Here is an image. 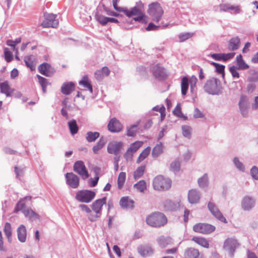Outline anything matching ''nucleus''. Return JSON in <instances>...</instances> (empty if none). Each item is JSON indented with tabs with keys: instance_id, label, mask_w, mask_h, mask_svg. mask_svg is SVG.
I'll list each match as a JSON object with an SVG mask.
<instances>
[{
	"instance_id": "1",
	"label": "nucleus",
	"mask_w": 258,
	"mask_h": 258,
	"mask_svg": "<svg viewBox=\"0 0 258 258\" xmlns=\"http://www.w3.org/2000/svg\"><path fill=\"white\" fill-rule=\"evenodd\" d=\"M32 197L27 196L24 199H21L17 204L15 212H17L18 211H22L25 216L28 218L29 220L35 221L40 219V216L35 213L31 209H26L25 201H30Z\"/></svg>"
},
{
	"instance_id": "2",
	"label": "nucleus",
	"mask_w": 258,
	"mask_h": 258,
	"mask_svg": "<svg viewBox=\"0 0 258 258\" xmlns=\"http://www.w3.org/2000/svg\"><path fill=\"white\" fill-rule=\"evenodd\" d=\"M147 224L153 227H160L167 223V218L162 213L155 212L148 215L146 218Z\"/></svg>"
},
{
	"instance_id": "3",
	"label": "nucleus",
	"mask_w": 258,
	"mask_h": 258,
	"mask_svg": "<svg viewBox=\"0 0 258 258\" xmlns=\"http://www.w3.org/2000/svg\"><path fill=\"white\" fill-rule=\"evenodd\" d=\"M206 92L211 95H219L222 92V86L220 81L216 78L207 80L204 86Z\"/></svg>"
},
{
	"instance_id": "4",
	"label": "nucleus",
	"mask_w": 258,
	"mask_h": 258,
	"mask_svg": "<svg viewBox=\"0 0 258 258\" xmlns=\"http://www.w3.org/2000/svg\"><path fill=\"white\" fill-rule=\"evenodd\" d=\"M106 203V198L103 197L102 199L96 200L92 203L91 208L95 214L92 213L88 215V218L90 221L95 222L100 217L102 207Z\"/></svg>"
},
{
	"instance_id": "5",
	"label": "nucleus",
	"mask_w": 258,
	"mask_h": 258,
	"mask_svg": "<svg viewBox=\"0 0 258 258\" xmlns=\"http://www.w3.org/2000/svg\"><path fill=\"white\" fill-rule=\"evenodd\" d=\"M163 13V10L158 3L155 2L149 5L148 13L153 21L158 22L160 20Z\"/></svg>"
},
{
	"instance_id": "6",
	"label": "nucleus",
	"mask_w": 258,
	"mask_h": 258,
	"mask_svg": "<svg viewBox=\"0 0 258 258\" xmlns=\"http://www.w3.org/2000/svg\"><path fill=\"white\" fill-rule=\"evenodd\" d=\"M153 184L155 190H167L171 187V180L164 178L162 175H158L154 178Z\"/></svg>"
},
{
	"instance_id": "7",
	"label": "nucleus",
	"mask_w": 258,
	"mask_h": 258,
	"mask_svg": "<svg viewBox=\"0 0 258 258\" xmlns=\"http://www.w3.org/2000/svg\"><path fill=\"white\" fill-rule=\"evenodd\" d=\"M95 192L92 190H82L77 192L76 199L80 202L88 203L95 198Z\"/></svg>"
},
{
	"instance_id": "8",
	"label": "nucleus",
	"mask_w": 258,
	"mask_h": 258,
	"mask_svg": "<svg viewBox=\"0 0 258 258\" xmlns=\"http://www.w3.org/2000/svg\"><path fill=\"white\" fill-rule=\"evenodd\" d=\"M45 20L42 22L41 25L44 27L56 28L58 25V20L56 19V15L53 14L44 13Z\"/></svg>"
},
{
	"instance_id": "9",
	"label": "nucleus",
	"mask_w": 258,
	"mask_h": 258,
	"mask_svg": "<svg viewBox=\"0 0 258 258\" xmlns=\"http://www.w3.org/2000/svg\"><path fill=\"white\" fill-rule=\"evenodd\" d=\"M239 244L236 239L233 238H228L224 242L223 248L232 256Z\"/></svg>"
},
{
	"instance_id": "10",
	"label": "nucleus",
	"mask_w": 258,
	"mask_h": 258,
	"mask_svg": "<svg viewBox=\"0 0 258 258\" xmlns=\"http://www.w3.org/2000/svg\"><path fill=\"white\" fill-rule=\"evenodd\" d=\"M194 231L204 234H208L215 231V227L207 223H198L193 227Z\"/></svg>"
},
{
	"instance_id": "11",
	"label": "nucleus",
	"mask_w": 258,
	"mask_h": 258,
	"mask_svg": "<svg viewBox=\"0 0 258 258\" xmlns=\"http://www.w3.org/2000/svg\"><path fill=\"white\" fill-rule=\"evenodd\" d=\"M74 171L77 173L83 179L89 177V173L86 169L84 163L82 161H76L73 166Z\"/></svg>"
},
{
	"instance_id": "12",
	"label": "nucleus",
	"mask_w": 258,
	"mask_h": 258,
	"mask_svg": "<svg viewBox=\"0 0 258 258\" xmlns=\"http://www.w3.org/2000/svg\"><path fill=\"white\" fill-rule=\"evenodd\" d=\"M255 205V199L249 196L244 197L241 202V208L245 211H250L254 207Z\"/></svg>"
},
{
	"instance_id": "13",
	"label": "nucleus",
	"mask_w": 258,
	"mask_h": 258,
	"mask_svg": "<svg viewBox=\"0 0 258 258\" xmlns=\"http://www.w3.org/2000/svg\"><path fill=\"white\" fill-rule=\"evenodd\" d=\"M208 208L211 214L216 218L222 222L227 223L226 218L223 216L217 206L214 203L209 202L208 204Z\"/></svg>"
},
{
	"instance_id": "14",
	"label": "nucleus",
	"mask_w": 258,
	"mask_h": 258,
	"mask_svg": "<svg viewBox=\"0 0 258 258\" xmlns=\"http://www.w3.org/2000/svg\"><path fill=\"white\" fill-rule=\"evenodd\" d=\"M66 182L73 188H77L79 185V177L73 172L67 173L66 175Z\"/></svg>"
},
{
	"instance_id": "15",
	"label": "nucleus",
	"mask_w": 258,
	"mask_h": 258,
	"mask_svg": "<svg viewBox=\"0 0 258 258\" xmlns=\"http://www.w3.org/2000/svg\"><path fill=\"white\" fill-rule=\"evenodd\" d=\"M123 144L122 142L115 141L110 142L108 143L107 146V152L109 154L117 155L123 147Z\"/></svg>"
},
{
	"instance_id": "16",
	"label": "nucleus",
	"mask_w": 258,
	"mask_h": 258,
	"mask_svg": "<svg viewBox=\"0 0 258 258\" xmlns=\"http://www.w3.org/2000/svg\"><path fill=\"white\" fill-rule=\"evenodd\" d=\"M163 207L165 211H175L180 207L179 201H173L166 200L162 203Z\"/></svg>"
},
{
	"instance_id": "17",
	"label": "nucleus",
	"mask_w": 258,
	"mask_h": 258,
	"mask_svg": "<svg viewBox=\"0 0 258 258\" xmlns=\"http://www.w3.org/2000/svg\"><path fill=\"white\" fill-rule=\"evenodd\" d=\"M184 258H205L203 254H200L199 250L194 247H188L185 249Z\"/></svg>"
},
{
	"instance_id": "18",
	"label": "nucleus",
	"mask_w": 258,
	"mask_h": 258,
	"mask_svg": "<svg viewBox=\"0 0 258 258\" xmlns=\"http://www.w3.org/2000/svg\"><path fill=\"white\" fill-rule=\"evenodd\" d=\"M38 69L39 72L42 75L48 77L52 76L55 72L54 69H53L49 64L46 62H44L40 65Z\"/></svg>"
},
{
	"instance_id": "19",
	"label": "nucleus",
	"mask_w": 258,
	"mask_h": 258,
	"mask_svg": "<svg viewBox=\"0 0 258 258\" xmlns=\"http://www.w3.org/2000/svg\"><path fill=\"white\" fill-rule=\"evenodd\" d=\"M107 127L108 130L112 133L119 132L122 128L120 122L115 118H112L110 120Z\"/></svg>"
},
{
	"instance_id": "20",
	"label": "nucleus",
	"mask_w": 258,
	"mask_h": 258,
	"mask_svg": "<svg viewBox=\"0 0 258 258\" xmlns=\"http://www.w3.org/2000/svg\"><path fill=\"white\" fill-rule=\"evenodd\" d=\"M154 76L158 79L163 80L166 77V74L164 68H163L159 64H157L154 67L152 70Z\"/></svg>"
},
{
	"instance_id": "21",
	"label": "nucleus",
	"mask_w": 258,
	"mask_h": 258,
	"mask_svg": "<svg viewBox=\"0 0 258 258\" xmlns=\"http://www.w3.org/2000/svg\"><path fill=\"white\" fill-rule=\"evenodd\" d=\"M247 106L248 99L246 96L242 95L241 96L239 106L242 115L246 117L247 115Z\"/></svg>"
},
{
	"instance_id": "22",
	"label": "nucleus",
	"mask_w": 258,
	"mask_h": 258,
	"mask_svg": "<svg viewBox=\"0 0 258 258\" xmlns=\"http://www.w3.org/2000/svg\"><path fill=\"white\" fill-rule=\"evenodd\" d=\"M142 3L138 6H135L132 8L130 10H128L126 8L125 9L124 13L128 17H131L133 16H137L141 15L143 13V10L141 7H143Z\"/></svg>"
},
{
	"instance_id": "23",
	"label": "nucleus",
	"mask_w": 258,
	"mask_h": 258,
	"mask_svg": "<svg viewBox=\"0 0 258 258\" xmlns=\"http://www.w3.org/2000/svg\"><path fill=\"white\" fill-rule=\"evenodd\" d=\"M201 195L199 191L192 189L188 191V200L191 204L198 203L200 199Z\"/></svg>"
},
{
	"instance_id": "24",
	"label": "nucleus",
	"mask_w": 258,
	"mask_h": 258,
	"mask_svg": "<svg viewBox=\"0 0 258 258\" xmlns=\"http://www.w3.org/2000/svg\"><path fill=\"white\" fill-rule=\"evenodd\" d=\"M110 71L107 67H103L101 70H97L94 74L95 77L98 81H102L104 77L108 76Z\"/></svg>"
},
{
	"instance_id": "25",
	"label": "nucleus",
	"mask_w": 258,
	"mask_h": 258,
	"mask_svg": "<svg viewBox=\"0 0 258 258\" xmlns=\"http://www.w3.org/2000/svg\"><path fill=\"white\" fill-rule=\"evenodd\" d=\"M18 239L22 243H24L26 240L27 230L24 225H20L17 229Z\"/></svg>"
},
{
	"instance_id": "26",
	"label": "nucleus",
	"mask_w": 258,
	"mask_h": 258,
	"mask_svg": "<svg viewBox=\"0 0 258 258\" xmlns=\"http://www.w3.org/2000/svg\"><path fill=\"white\" fill-rule=\"evenodd\" d=\"M138 252L143 256L150 255L154 252V249L149 245H141L138 248Z\"/></svg>"
},
{
	"instance_id": "27",
	"label": "nucleus",
	"mask_w": 258,
	"mask_h": 258,
	"mask_svg": "<svg viewBox=\"0 0 258 258\" xmlns=\"http://www.w3.org/2000/svg\"><path fill=\"white\" fill-rule=\"evenodd\" d=\"M134 202L128 197H124L121 198L119 201L120 206L124 209H133Z\"/></svg>"
},
{
	"instance_id": "28",
	"label": "nucleus",
	"mask_w": 258,
	"mask_h": 258,
	"mask_svg": "<svg viewBox=\"0 0 258 258\" xmlns=\"http://www.w3.org/2000/svg\"><path fill=\"white\" fill-rule=\"evenodd\" d=\"M75 89V85L73 82H67L63 83L61 87V91L64 95H69Z\"/></svg>"
},
{
	"instance_id": "29",
	"label": "nucleus",
	"mask_w": 258,
	"mask_h": 258,
	"mask_svg": "<svg viewBox=\"0 0 258 258\" xmlns=\"http://www.w3.org/2000/svg\"><path fill=\"white\" fill-rule=\"evenodd\" d=\"M157 242L161 248H165L172 243V239L168 236H160L157 238Z\"/></svg>"
},
{
	"instance_id": "30",
	"label": "nucleus",
	"mask_w": 258,
	"mask_h": 258,
	"mask_svg": "<svg viewBox=\"0 0 258 258\" xmlns=\"http://www.w3.org/2000/svg\"><path fill=\"white\" fill-rule=\"evenodd\" d=\"M1 92L6 94L7 96H11L13 93L14 89L11 88L7 82L0 84Z\"/></svg>"
},
{
	"instance_id": "31",
	"label": "nucleus",
	"mask_w": 258,
	"mask_h": 258,
	"mask_svg": "<svg viewBox=\"0 0 258 258\" xmlns=\"http://www.w3.org/2000/svg\"><path fill=\"white\" fill-rule=\"evenodd\" d=\"M240 42V39L238 37L231 38L228 43V49L232 51L237 50L239 47Z\"/></svg>"
},
{
	"instance_id": "32",
	"label": "nucleus",
	"mask_w": 258,
	"mask_h": 258,
	"mask_svg": "<svg viewBox=\"0 0 258 258\" xmlns=\"http://www.w3.org/2000/svg\"><path fill=\"white\" fill-rule=\"evenodd\" d=\"M163 145L161 142H159L153 148L152 156L153 158H157L163 153Z\"/></svg>"
},
{
	"instance_id": "33",
	"label": "nucleus",
	"mask_w": 258,
	"mask_h": 258,
	"mask_svg": "<svg viewBox=\"0 0 258 258\" xmlns=\"http://www.w3.org/2000/svg\"><path fill=\"white\" fill-rule=\"evenodd\" d=\"M80 85L88 89L90 93L93 92V88L87 76H84L79 82Z\"/></svg>"
},
{
	"instance_id": "34",
	"label": "nucleus",
	"mask_w": 258,
	"mask_h": 258,
	"mask_svg": "<svg viewBox=\"0 0 258 258\" xmlns=\"http://www.w3.org/2000/svg\"><path fill=\"white\" fill-rule=\"evenodd\" d=\"M236 61L238 66L237 68L239 70H244L249 68L248 65L246 64L243 59L241 54H239L236 56Z\"/></svg>"
},
{
	"instance_id": "35",
	"label": "nucleus",
	"mask_w": 258,
	"mask_h": 258,
	"mask_svg": "<svg viewBox=\"0 0 258 258\" xmlns=\"http://www.w3.org/2000/svg\"><path fill=\"white\" fill-rule=\"evenodd\" d=\"M192 240L204 247L208 248L209 247V242L205 238L195 236L192 237Z\"/></svg>"
},
{
	"instance_id": "36",
	"label": "nucleus",
	"mask_w": 258,
	"mask_h": 258,
	"mask_svg": "<svg viewBox=\"0 0 258 258\" xmlns=\"http://www.w3.org/2000/svg\"><path fill=\"white\" fill-rule=\"evenodd\" d=\"M4 233L9 242L12 241V229L11 225L9 222H6L4 228Z\"/></svg>"
},
{
	"instance_id": "37",
	"label": "nucleus",
	"mask_w": 258,
	"mask_h": 258,
	"mask_svg": "<svg viewBox=\"0 0 258 258\" xmlns=\"http://www.w3.org/2000/svg\"><path fill=\"white\" fill-rule=\"evenodd\" d=\"M189 87V81L186 77H184L181 79V91L182 95H185Z\"/></svg>"
},
{
	"instance_id": "38",
	"label": "nucleus",
	"mask_w": 258,
	"mask_h": 258,
	"mask_svg": "<svg viewBox=\"0 0 258 258\" xmlns=\"http://www.w3.org/2000/svg\"><path fill=\"white\" fill-rule=\"evenodd\" d=\"M106 142V140L103 137L100 138L97 144L92 148V150L95 154H97L98 151L101 149Z\"/></svg>"
},
{
	"instance_id": "39",
	"label": "nucleus",
	"mask_w": 258,
	"mask_h": 258,
	"mask_svg": "<svg viewBox=\"0 0 258 258\" xmlns=\"http://www.w3.org/2000/svg\"><path fill=\"white\" fill-rule=\"evenodd\" d=\"M35 59L34 56L33 55L26 56L24 57V60L26 66L30 68L31 71L35 69V66L33 64V61Z\"/></svg>"
},
{
	"instance_id": "40",
	"label": "nucleus",
	"mask_w": 258,
	"mask_h": 258,
	"mask_svg": "<svg viewBox=\"0 0 258 258\" xmlns=\"http://www.w3.org/2000/svg\"><path fill=\"white\" fill-rule=\"evenodd\" d=\"M69 127L72 135L77 134L79 130V127L77 125V122L75 119H72L68 122Z\"/></svg>"
},
{
	"instance_id": "41",
	"label": "nucleus",
	"mask_w": 258,
	"mask_h": 258,
	"mask_svg": "<svg viewBox=\"0 0 258 258\" xmlns=\"http://www.w3.org/2000/svg\"><path fill=\"white\" fill-rule=\"evenodd\" d=\"M100 134L98 132H88L86 135V139L88 142H94L99 137Z\"/></svg>"
},
{
	"instance_id": "42",
	"label": "nucleus",
	"mask_w": 258,
	"mask_h": 258,
	"mask_svg": "<svg viewBox=\"0 0 258 258\" xmlns=\"http://www.w3.org/2000/svg\"><path fill=\"white\" fill-rule=\"evenodd\" d=\"M198 182L200 187L205 188L207 187L209 184V180L207 174H204L201 177L199 178Z\"/></svg>"
},
{
	"instance_id": "43",
	"label": "nucleus",
	"mask_w": 258,
	"mask_h": 258,
	"mask_svg": "<svg viewBox=\"0 0 258 258\" xmlns=\"http://www.w3.org/2000/svg\"><path fill=\"white\" fill-rule=\"evenodd\" d=\"M150 151L151 148L150 147H148L145 148L140 154L138 158L137 159V163L139 164L146 158L149 155Z\"/></svg>"
},
{
	"instance_id": "44",
	"label": "nucleus",
	"mask_w": 258,
	"mask_h": 258,
	"mask_svg": "<svg viewBox=\"0 0 258 258\" xmlns=\"http://www.w3.org/2000/svg\"><path fill=\"white\" fill-rule=\"evenodd\" d=\"M233 163L235 167L240 171L244 172L245 166L244 164L239 160L237 157H234L233 159Z\"/></svg>"
},
{
	"instance_id": "45",
	"label": "nucleus",
	"mask_w": 258,
	"mask_h": 258,
	"mask_svg": "<svg viewBox=\"0 0 258 258\" xmlns=\"http://www.w3.org/2000/svg\"><path fill=\"white\" fill-rule=\"evenodd\" d=\"M95 19L101 25L104 26L108 23V17L97 14L95 15Z\"/></svg>"
},
{
	"instance_id": "46",
	"label": "nucleus",
	"mask_w": 258,
	"mask_h": 258,
	"mask_svg": "<svg viewBox=\"0 0 258 258\" xmlns=\"http://www.w3.org/2000/svg\"><path fill=\"white\" fill-rule=\"evenodd\" d=\"M134 187L141 192H143L146 189V183L145 180H142L134 185Z\"/></svg>"
},
{
	"instance_id": "47",
	"label": "nucleus",
	"mask_w": 258,
	"mask_h": 258,
	"mask_svg": "<svg viewBox=\"0 0 258 258\" xmlns=\"http://www.w3.org/2000/svg\"><path fill=\"white\" fill-rule=\"evenodd\" d=\"M143 142L142 141H136L132 143L128 149L134 154L143 145Z\"/></svg>"
},
{
	"instance_id": "48",
	"label": "nucleus",
	"mask_w": 258,
	"mask_h": 258,
	"mask_svg": "<svg viewBox=\"0 0 258 258\" xmlns=\"http://www.w3.org/2000/svg\"><path fill=\"white\" fill-rule=\"evenodd\" d=\"M126 174L125 172H121L119 173L117 179V185L119 189H121L125 180Z\"/></svg>"
},
{
	"instance_id": "49",
	"label": "nucleus",
	"mask_w": 258,
	"mask_h": 258,
	"mask_svg": "<svg viewBox=\"0 0 258 258\" xmlns=\"http://www.w3.org/2000/svg\"><path fill=\"white\" fill-rule=\"evenodd\" d=\"M145 170V166H141L139 167L134 172V178L135 179L141 177L144 174Z\"/></svg>"
},
{
	"instance_id": "50",
	"label": "nucleus",
	"mask_w": 258,
	"mask_h": 258,
	"mask_svg": "<svg viewBox=\"0 0 258 258\" xmlns=\"http://www.w3.org/2000/svg\"><path fill=\"white\" fill-rule=\"evenodd\" d=\"M180 168V163L178 160H175L170 164V170L175 173L178 172Z\"/></svg>"
},
{
	"instance_id": "51",
	"label": "nucleus",
	"mask_w": 258,
	"mask_h": 258,
	"mask_svg": "<svg viewBox=\"0 0 258 258\" xmlns=\"http://www.w3.org/2000/svg\"><path fill=\"white\" fill-rule=\"evenodd\" d=\"M182 134L185 138L189 139L191 137V128L188 125L182 126Z\"/></svg>"
},
{
	"instance_id": "52",
	"label": "nucleus",
	"mask_w": 258,
	"mask_h": 258,
	"mask_svg": "<svg viewBox=\"0 0 258 258\" xmlns=\"http://www.w3.org/2000/svg\"><path fill=\"white\" fill-rule=\"evenodd\" d=\"M173 113L175 115L179 117L183 118L184 120H186L187 119V117L185 116L181 112V108L180 107V105L178 104L177 105L175 109L173 111Z\"/></svg>"
},
{
	"instance_id": "53",
	"label": "nucleus",
	"mask_w": 258,
	"mask_h": 258,
	"mask_svg": "<svg viewBox=\"0 0 258 258\" xmlns=\"http://www.w3.org/2000/svg\"><path fill=\"white\" fill-rule=\"evenodd\" d=\"M4 56L5 60L8 62L13 59L12 52L8 48H4Z\"/></svg>"
},
{
	"instance_id": "54",
	"label": "nucleus",
	"mask_w": 258,
	"mask_h": 258,
	"mask_svg": "<svg viewBox=\"0 0 258 258\" xmlns=\"http://www.w3.org/2000/svg\"><path fill=\"white\" fill-rule=\"evenodd\" d=\"M138 123L131 125V126L127 130V136L129 137H134L136 135L137 130L136 128Z\"/></svg>"
},
{
	"instance_id": "55",
	"label": "nucleus",
	"mask_w": 258,
	"mask_h": 258,
	"mask_svg": "<svg viewBox=\"0 0 258 258\" xmlns=\"http://www.w3.org/2000/svg\"><path fill=\"white\" fill-rule=\"evenodd\" d=\"M216 68L217 72L219 74L224 75L225 66L222 64H220L216 62H212L211 63Z\"/></svg>"
},
{
	"instance_id": "56",
	"label": "nucleus",
	"mask_w": 258,
	"mask_h": 258,
	"mask_svg": "<svg viewBox=\"0 0 258 258\" xmlns=\"http://www.w3.org/2000/svg\"><path fill=\"white\" fill-rule=\"evenodd\" d=\"M237 69H238V68L234 66H231L229 68V71L233 78H239V74L237 71Z\"/></svg>"
},
{
	"instance_id": "57",
	"label": "nucleus",
	"mask_w": 258,
	"mask_h": 258,
	"mask_svg": "<svg viewBox=\"0 0 258 258\" xmlns=\"http://www.w3.org/2000/svg\"><path fill=\"white\" fill-rule=\"evenodd\" d=\"M198 82V79L195 76H192L189 80L190 88L191 91H193L194 88L196 86Z\"/></svg>"
},
{
	"instance_id": "58",
	"label": "nucleus",
	"mask_w": 258,
	"mask_h": 258,
	"mask_svg": "<svg viewBox=\"0 0 258 258\" xmlns=\"http://www.w3.org/2000/svg\"><path fill=\"white\" fill-rule=\"evenodd\" d=\"M193 34L190 33H182L180 34L179 35V38L180 39V41L183 42L188 38L192 37Z\"/></svg>"
},
{
	"instance_id": "59",
	"label": "nucleus",
	"mask_w": 258,
	"mask_h": 258,
	"mask_svg": "<svg viewBox=\"0 0 258 258\" xmlns=\"http://www.w3.org/2000/svg\"><path fill=\"white\" fill-rule=\"evenodd\" d=\"M6 44L7 45L12 47V50L15 52V53H18V48L16 47V45L13 42V40L8 39L6 41Z\"/></svg>"
},
{
	"instance_id": "60",
	"label": "nucleus",
	"mask_w": 258,
	"mask_h": 258,
	"mask_svg": "<svg viewBox=\"0 0 258 258\" xmlns=\"http://www.w3.org/2000/svg\"><path fill=\"white\" fill-rule=\"evenodd\" d=\"M229 11H232L234 14H239L241 12L240 8L239 6H233L230 4Z\"/></svg>"
},
{
	"instance_id": "61",
	"label": "nucleus",
	"mask_w": 258,
	"mask_h": 258,
	"mask_svg": "<svg viewBox=\"0 0 258 258\" xmlns=\"http://www.w3.org/2000/svg\"><path fill=\"white\" fill-rule=\"evenodd\" d=\"M250 174L253 178L258 180V168L256 166H253L250 170Z\"/></svg>"
},
{
	"instance_id": "62",
	"label": "nucleus",
	"mask_w": 258,
	"mask_h": 258,
	"mask_svg": "<svg viewBox=\"0 0 258 258\" xmlns=\"http://www.w3.org/2000/svg\"><path fill=\"white\" fill-rule=\"evenodd\" d=\"M235 54V52L222 53L223 61H225L232 58L234 56Z\"/></svg>"
},
{
	"instance_id": "63",
	"label": "nucleus",
	"mask_w": 258,
	"mask_h": 258,
	"mask_svg": "<svg viewBox=\"0 0 258 258\" xmlns=\"http://www.w3.org/2000/svg\"><path fill=\"white\" fill-rule=\"evenodd\" d=\"M133 153H132L129 149H127L123 156L126 161H131L133 158Z\"/></svg>"
},
{
	"instance_id": "64",
	"label": "nucleus",
	"mask_w": 258,
	"mask_h": 258,
	"mask_svg": "<svg viewBox=\"0 0 258 258\" xmlns=\"http://www.w3.org/2000/svg\"><path fill=\"white\" fill-rule=\"evenodd\" d=\"M39 83L41 86H47L48 82L47 80L39 75H37Z\"/></svg>"
}]
</instances>
